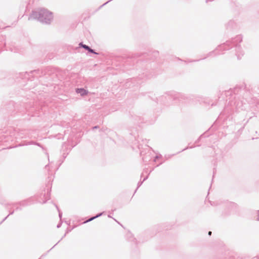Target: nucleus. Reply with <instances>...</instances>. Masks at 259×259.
I'll use <instances>...</instances> for the list:
<instances>
[{"instance_id": "1", "label": "nucleus", "mask_w": 259, "mask_h": 259, "mask_svg": "<svg viewBox=\"0 0 259 259\" xmlns=\"http://www.w3.org/2000/svg\"><path fill=\"white\" fill-rule=\"evenodd\" d=\"M38 19L46 23L49 22L52 19V14L46 10H41L39 12Z\"/></svg>"}, {"instance_id": "2", "label": "nucleus", "mask_w": 259, "mask_h": 259, "mask_svg": "<svg viewBox=\"0 0 259 259\" xmlns=\"http://www.w3.org/2000/svg\"><path fill=\"white\" fill-rule=\"evenodd\" d=\"M76 92L77 93L80 94L81 96H84L88 94V91L83 89H77Z\"/></svg>"}, {"instance_id": "3", "label": "nucleus", "mask_w": 259, "mask_h": 259, "mask_svg": "<svg viewBox=\"0 0 259 259\" xmlns=\"http://www.w3.org/2000/svg\"><path fill=\"white\" fill-rule=\"evenodd\" d=\"M82 47L84 48V49L89 50L90 52L91 53H94V51L93 50L91 49L88 46H86V45H82Z\"/></svg>"}, {"instance_id": "4", "label": "nucleus", "mask_w": 259, "mask_h": 259, "mask_svg": "<svg viewBox=\"0 0 259 259\" xmlns=\"http://www.w3.org/2000/svg\"><path fill=\"white\" fill-rule=\"evenodd\" d=\"M208 235H211V231H209V232H208Z\"/></svg>"}]
</instances>
